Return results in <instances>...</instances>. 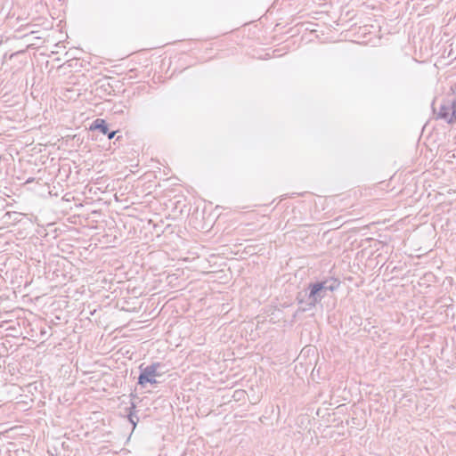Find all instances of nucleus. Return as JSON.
Returning <instances> with one entry per match:
<instances>
[{
	"label": "nucleus",
	"mask_w": 456,
	"mask_h": 456,
	"mask_svg": "<svg viewBox=\"0 0 456 456\" xmlns=\"http://www.w3.org/2000/svg\"><path fill=\"white\" fill-rule=\"evenodd\" d=\"M440 118L452 123L456 120V94L454 93L448 94L438 110Z\"/></svg>",
	"instance_id": "1"
},
{
	"label": "nucleus",
	"mask_w": 456,
	"mask_h": 456,
	"mask_svg": "<svg viewBox=\"0 0 456 456\" xmlns=\"http://www.w3.org/2000/svg\"><path fill=\"white\" fill-rule=\"evenodd\" d=\"M158 367L159 364H152L145 368L139 377V384L145 386L148 383H156V378L159 376Z\"/></svg>",
	"instance_id": "2"
},
{
	"label": "nucleus",
	"mask_w": 456,
	"mask_h": 456,
	"mask_svg": "<svg viewBox=\"0 0 456 456\" xmlns=\"http://www.w3.org/2000/svg\"><path fill=\"white\" fill-rule=\"evenodd\" d=\"M91 130H100L102 134L108 131L107 125L103 119H96L90 127Z\"/></svg>",
	"instance_id": "3"
},
{
	"label": "nucleus",
	"mask_w": 456,
	"mask_h": 456,
	"mask_svg": "<svg viewBox=\"0 0 456 456\" xmlns=\"http://www.w3.org/2000/svg\"><path fill=\"white\" fill-rule=\"evenodd\" d=\"M322 289H323V284L322 283H315V284L312 285V287H311V293H310V295L311 296H314L315 294H317Z\"/></svg>",
	"instance_id": "4"
},
{
	"label": "nucleus",
	"mask_w": 456,
	"mask_h": 456,
	"mask_svg": "<svg viewBox=\"0 0 456 456\" xmlns=\"http://www.w3.org/2000/svg\"><path fill=\"white\" fill-rule=\"evenodd\" d=\"M112 137H114V132L109 134V138L111 139Z\"/></svg>",
	"instance_id": "5"
}]
</instances>
